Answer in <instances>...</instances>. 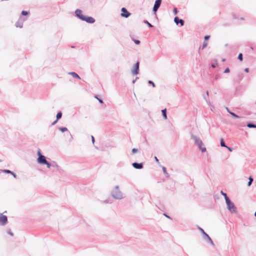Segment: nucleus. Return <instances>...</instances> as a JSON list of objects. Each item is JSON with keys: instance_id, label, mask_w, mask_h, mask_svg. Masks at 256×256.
<instances>
[{"instance_id": "43", "label": "nucleus", "mask_w": 256, "mask_h": 256, "mask_svg": "<svg viewBox=\"0 0 256 256\" xmlns=\"http://www.w3.org/2000/svg\"><path fill=\"white\" fill-rule=\"evenodd\" d=\"M154 159L156 160V161L158 162V163H159V160L157 158L156 156H154Z\"/></svg>"}, {"instance_id": "16", "label": "nucleus", "mask_w": 256, "mask_h": 256, "mask_svg": "<svg viewBox=\"0 0 256 256\" xmlns=\"http://www.w3.org/2000/svg\"><path fill=\"white\" fill-rule=\"evenodd\" d=\"M162 169L163 172H164V174L166 175V178H169L170 177V175L167 172L166 168L164 166H163Z\"/></svg>"}, {"instance_id": "21", "label": "nucleus", "mask_w": 256, "mask_h": 256, "mask_svg": "<svg viewBox=\"0 0 256 256\" xmlns=\"http://www.w3.org/2000/svg\"><path fill=\"white\" fill-rule=\"evenodd\" d=\"M220 194L223 196H224V199L226 200H226L228 199H229V198L228 197L227 195H226V194L222 190H221L220 192Z\"/></svg>"}, {"instance_id": "15", "label": "nucleus", "mask_w": 256, "mask_h": 256, "mask_svg": "<svg viewBox=\"0 0 256 256\" xmlns=\"http://www.w3.org/2000/svg\"><path fill=\"white\" fill-rule=\"evenodd\" d=\"M162 116H163L164 118V120H166L167 119V116H166V108H164V110H162Z\"/></svg>"}, {"instance_id": "52", "label": "nucleus", "mask_w": 256, "mask_h": 256, "mask_svg": "<svg viewBox=\"0 0 256 256\" xmlns=\"http://www.w3.org/2000/svg\"><path fill=\"white\" fill-rule=\"evenodd\" d=\"M206 94L208 96V91L206 92Z\"/></svg>"}, {"instance_id": "35", "label": "nucleus", "mask_w": 256, "mask_h": 256, "mask_svg": "<svg viewBox=\"0 0 256 256\" xmlns=\"http://www.w3.org/2000/svg\"><path fill=\"white\" fill-rule=\"evenodd\" d=\"M230 72V69L228 68H227L224 71V73H227Z\"/></svg>"}, {"instance_id": "39", "label": "nucleus", "mask_w": 256, "mask_h": 256, "mask_svg": "<svg viewBox=\"0 0 256 256\" xmlns=\"http://www.w3.org/2000/svg\"><path fill=\"white\" fill-rule=\"evenodd\" d=\"M8 233L10 235V236H12L14 235L13 233H12V232H10V230H8Z\"/></svg>"}, {"instance_id": "44", "label": "nucleus", "mask_w": 256, "mask_h": 256, "mask_svg": "<svg viewBox=\"0 0 256 256\" xmlns=\"http://www.w3.org/2000/svg\"><path fill=\"white\" fill-rule=\"evenodd\" d=\"M244 72H249V68H246L244 69Z\"/></svg>"}, {"instance_id": "38", "label": "nucleus", "mask_w": 256, "mask_h": 256, "mask_svg": "<svg viewBox=\"0 0 256 256\" xmlns=\"http://www.w3.org/2000/svg\"><path fill=\"white\" fill-rule=\"evenodd\" d=\"M38 156H40V155H42L41 154V152H40V150H38Z\"/></svg>"}, {"instance_id": "14", "label": "nucleus", "mask_w": 256, "mask_h": 256, "mask_svg": "<svg viewBox=\"0 0 256 256\" xmlns=\"http://www.w3.org/2000/svg\"><path fill=\"white\" fill-rule=\"evenodd\" d=\"M68 74L72 75L74 78H77L79 80L80 79V76L76 73L74 72H70L68 73Z\"/></svg>"}, {"instance_id": "8", "label": "nucleus", "mask_w": 256, "mask_h": 256, "mask_svg": "<svg viewBox=\"0 0 256 256\" xmlns=\"http://www.w3.org/2000/svg\"><path fill=\"white\" fill-rule=\"evenodd\" d=\"M46 161V157L43 155L40 156L37 159L38 162L42 164H44Z\"/></svg>"}, {"instance_id": "4", "label": "nucleus", "mask_w": 256, "mask_h": 256, "mask_svg": "<svg viewBox=\"0 0 256 256\" xmlns=\"http://www.w3.org/2000/svg\"><path fill=\"white\" fill-rule=\"evenodd\" d=\"M198 229L200 230V231L202 232V234L204 235V238L208 243L214 246V244L213 242V241L212 240V238L210 237V236L204 231V230L200 228H198Z\"/></svg>"}, {"instance_id": "54", "label": "nucleus", "mask_w": 256, "mask_h": 256, "mask_svg": "<svg viewBox=\"0 0 256 256\" xmlns=\"http://www.w3.org/2000/svg\"><path fill=\"white\" fill-rule=\"evenodd\" d=\"M70 136H71V138H72V135L70 134Z\"/></svg>"}, {"instance_id": "28", "label": "nucleus", "mask_w": 256, "mask_h": 256, "mask_svg": "<svg viewBox=\"0 0 256 256\" xmlns=\"http://www.w3.org/2000/svg\"><path fill=\"white\" fill-rule=\"evenodd\" d=\"M138 150L137 148H134L132 150V154H134L136 153V152H138Z\"/></svg>"}, {"instance_id": "47", "label": "nucleus", "mask_w": 256, "mask_h": 256, "mask_svg": "<svg viewBox=\"0 0 256 256\" xmlns=\"http://www.w3.org/2000/svg\"><path fill=\"white\" fill-rule=\"evenodd\" d=\"M138 78V77H136V78H135V80H133V81H132V83H133V84H134V83L136 82V80H137Z\"/></svg>"}, {"instance_id": "45", "label": "nucleus", "mask_w": 256, "mask_h": 256, "mask_svg": "<svg viewBox=\"0 0 256 256\" xmlns=\"http://www.w3.org/2000/svg\"><path fill=\"white\" fill-rule=\"evenodd\" d=\"M226 148L228 149V150L230 152H232V148H230V147L227 146V147H226Z\"/></svg>"}, {"instance_id": "1", "label": "nucleus", "mask_w": 256, "mask_h": 256, "mask_svg": "<svg viewBox=\"0 0 256 256\" xmlns=\"http://www.w3.org/2000/svg\"><path fill=\"white\" fill-rule=\"evenodd\" d=\"M111 196L116 200H122L124 198L123 194L120 190L119 186H116L111 191Z\"/></svg>"}, {"instance_id": "34", "label": "nucleus", "mask_w": 256, "mask_h": 256, "mask_svg": "<svg viewBox=\"0 0 256 256\" xmlns=\"http://www.w3.org/2000/svg\"><path fill=\"white\" fill-rule=\"evenodd\" d=\"M95 97H96V99H98V102H99L100 104H102V103H103V101H102V100H101V99H100V98H98V96H96Z\"/></svg>"}, {"instance_id": "13", "label": "nucleus", "mask_w": 256, "mask_h": 256, "mask_svg": "<svg viewBox=\"0 0 256 256\" xmlns=\"http://www.w3.org/2000/svg\"><path fill=\"white\" fill-rule=\"evenodd\" d=\"M174 22L176 24H180L182 26H184V20L182 19H180L178 16H176L174 18Z\"/></svg>"}, {"instance_id": "2", "label": "nucleus", "mask_w": 256, "mask_h": 256, "mask_svg": "<svg viewBox=\"0 0 256 256\" xmlns=\"http://www.w3.org/2000/svg\"><path fill=\"white\" fill-rule=\"evenodd\" d=\"M191 138L194 141V144L198 146L199 148L202 152H205L206 151V148L202 146L203 145L202 142L198 137L194 135H192Z\"/></svg>"}, {"instance_id": "11", "label": "nucleus", "mask_w": 256, "mask_h": 256, "mask_svg": "<svg viewBox=\"0 0 256 256\" xmlns=\"http://www.w3.org/2000/svg\"><path fill=\"white\" fill-rule=\"evenodd\" d=\"M139 62H137L134 66V70L132 71V74L136 75L138 74L139 71Z\"/></svg>"}, {"instance_id": "41", "label": "nucleus", "mask_w": 256, "mask_h": 256, "mask_svg": "<svg viewBox=\"0 0 256 256\" xmlns=\"http://www.w3.org/2000/svg\"><path fill=\"white\" fill-rule=\"evenodd\" d=\"M210 36H204V39H205L206 40H208V39L210 38Z\"/></svg>"}, {"instance_id": "19", "label": "nucleus", "mask_w": 256, "mask_h": 256, "mask_svg": "<svg viewBox=\"0 0 256 256\" xmlns=\"http://www.w3.org/2000/svg\"><path fill=\"white\" fill-rule=\"evenodd\" d=\"M228 113L232 116L233 117H234V118H239V116H238L237 114H234V112H228Z\"/></svg>"}, {"instance_id": "26", "label": "nucleus", "mask_w": 256, "mask_h": 256, "mask_svg": "<svg viewBox=\"0 0 256 256\" xmlns=\"http://www.w3.org/2000/svg\"><path fill=\"white\" fill-rule=\"evenodd\" d=\"M238 59L240 60V61H242V54L240 53L239 54L238 56Z\"/></svg>"}, {"instance_id": "31", "label": "nucleus", "mask_w": 256, "mask_h": 256, "mask_svg": "<svg viewBox=\"0 0 256 256\" xmlns=\"http://www.w3.org/2000/svg\"><path fill=\"white\" fill-rule=\"evenodd\" d=\"M3 172H5V173H8V174H11V172H12V171H10V170H4Z\"/></svg>"}, {"instance_id": "25", "label": "nucleus", "mask_w": 256, "mask_h": 256, "mask_svg": "<svg viewBox=\"0 0 256 256\" xmlns=\"http://www.w3.org/2000/svg\"><path fill=\"white\" fill-rule=\"evenodd\" d=\"M144 23L147 24L149 28H152L153 26L152 24H150V22H148V21L146 20H144Z\"/></svg>"}, {"instance_id": "40", "label": "nucleus", "mask_w": 256, "mask_h": 256, "mask_svg": "<svg viewBox=\"0 0 256 256\" xmlns=\"http://www.w3.org/2000/svg\"><path fill=\"white\" fill-rule=\"evenodd\" d=\"M11 174L14 176V178H16V174H14V172H11Z\"/></svg>"}, {"instance_id": "33", "label": "nucleus", "mask_w": 256, "mask_h": 256, "mask_svg": "<svg viewBox=\"0 0 256 256\" xmlns=\"http://www.w3.org/2000/svg\"><path fill=\"white\" fill-rule=\"evenodd\" d=\"M173 12L174 14H178V11L176 8H174L173 10Z\"/></svg>"}, {"instance_id": "3", "label": "nucleus", "mask_w": 256, "mask_h": 256, "mask_svg": "<svg viewBox=\"0 0 256 256\" xmlns=\"http://www.w3.org/2000/svg\"><path fill=\"white\" fill-rule=\"evenodd\" d=\"M226 208L227 209L231 212V213H236V208L234 204L231 202L230 199L226 200Z\"/></svg>"}, {"instance_id": "22", "label": "nucleus", "mask_w": 256, "mask_h": 256, "mask_svg": "<svg viewBox=\"0 0 256 256\" xmlns=\"http://www.w3.org/2000/svg\"><path fill=\"white\" fill-rule=\"evenodd\" d=\"M220 146H221L222 147H227V146L226 145L224 141V140L222 138L220 140Z\"/></svg>"}, {"instance_id": "5", "label": "nucleus", "mask_w": 256, "mask_h": 256, "mask_svg": "<svg viewBox=\"0 0 256 256\" xmlns=\"http://www.w3.org/2000/svg\"><path fill=\"white\" fill-rule=\"evenodd\" d=\"M8 222V218L6 216L0 214V224L2 226L6 225Z\"/></svg>"}, {"instance_id": "50", "label": "nucleus", "mask_w": 256, "mask_h": 256, "mask_svg": "<svg viewBox=\"0 0 256 256\" xmlns=\"http://www.w3.org/2000/svg\"><path fill=\"white\" fill-rule=\"evenodd\" d=\"M250 49L251 50H254V48H252V47H250Z\"/></svg>"}, {"instance_id": "56", "label": "nucleus", "mask_w": 256, "mask_h": 256, "mask_svg": "<svg viewBox=\"0 0 256 256\" xmlns=\"http://www.w3.org/2000/svg\"><path fill=\"white\" fill-rule=\"evenodd\" d=\"M70 136H71V138H72V135L70 134Z\"/></svg>"}, {"instance_id": "37", "label": "nucleus", "mask_w": 256, "mask_h": 256, "mask_svg": "<svg viewBox=\"0 0 256 256\" xmlns=\"http://www.w3.org/2000/svg\"><path fill=\"white\" fill-rule=\"evenodd\" d=\"M103 203H104V204H108V203H110V204H111L112 202H110L109 200H106L104 201L103 202Z\"/></svg>"}, {"instance_id": "55", "label": "nucleus", "mask_w": 256, "mask_h": 256, "mask_svg": "<svg viewBox=\"0 0 256 256\" xmlns=\"http://www.w3.org/2000/svg\"><path fill=\"white\" fill-rule=\"evenodd\" d=\"M70 136H71V138H72V135L70 134Z\"/></svg>"}, {"instance_id": "42", "label": "nucleus", "mask_w": 256, "mask_h": 256, "mask_svg": "<svg viewBox=\"0 0 256 256\" xmlns=\"http://www.w3.org/2000/svg\"><path fill=\"white\" fill-rule=\"evenodd\" d=\"M91 137H92V143L94 144V137L92 136Z\"/></svg>"}, {"instance_id": "53", "label": "nucleus", "mask_w": 256, "mask_h": 256, "mask_svg": "<svg viewBox=\"0 0 256 256\" xmlns=\"http://www.w3.org/2000/svg\"><path fill=\"white\" fill-rule=\"evenodd\" d=\"M222 62H224L225 61V59H222Z\"/></svg>"}, {"instance_id": "12", "label": "nucleus", "mask_w": 256, "mask_h": 256, "mask_svg": "<svg viewBox=\"0 0 256 256\" xmlns=\"http://www.w3.org/2000/svg\"><path fill=\"white\" fill-rule=\"evenodd\" d=\"M132 166L136 169L140 170L143 168V164L142 162L138 163L135 162L132 164Z\"/></svg>"}, {"instance_id": "7", "label": "nucleus", "mask_w": 256, "mask_h": 256, "mask_svg": "<svg viewBox=\"0 0 256 256\" xmlns=\"http://www.w3.org/2000/svg\"><path fill=\"white\" fill-rule=\"evenodd\" d=\"M162 0H156L155 1L154 4V6L153 7V10H152L154 12H156L158 10V8H160V6L161 4V3H162Z\"/></svg>"}, {"instance_id": "51", "label": "nucleus", "mask_w": 256, "mask_h": 256, "mask_svg": "<svg viewBox=\"0 0 256 256\" xmlns=\"http://www.w3.org/2000/svg\"><path fill=\"white\" fill-rule=\"evenodd\" d=\"M226 110H227V111H228V112H230L228 108H226Z\"/></svg>"}, {"instance_id": "49", "label": "nucleus", "mask_w": 256, "mask_h": 256, "mask_svg": "<svg viewBox=\"0 0 256 256\" xmlns=\"http://www.w3.org/2000/svg\"><path fill=\"white\" fill-rule=\"evenodd\" d=\"M212 68H215V67H216V66H215L214 64H212Z\"/></svg>"}, {"instance_id": "6", "label": "nucleus", "mask_w": 256, "mask_h": 256, "mask_svg": "<svg viewBox=\"0 0 256 256\" xmlns=\"http://www.w3.org/2000/svg\"><path fill=\"white\" fill-rule=\"evenodd\" d=\"M121 16L127 18L130 15V13L128 12L125 8H122L121 10Z\"/></svg>"}, {"instance_id": "17", "label": "nucleus", "mask_w": 256, "mask_h": 256, "mask_svg": "<svg viewBox=\"0 0 256 256\" xmlns=\"http://www.w3.org/2000/svg\"><path fill=\"white\" fill-rule=\"evenodd\" d=\"M247 126L249 128H256V124L252 123H248L247 124Z\"/></svg>"}, {"instance_id": "9", "label": "nucleus", "mask_w": 256, "mask_h": 256, "mask_svg": "<svg viewBox=\"0 0 256 256\" xmlns=\"http://www.w3.org/2000/svg\"><path fill=\"white\" fill-rule=\"evenodd\" d=\"M75 14L76 16L78 18L82 20L84 17L85 16H84L82 14V11L80 10L76 9L75 10Z\"/></svg>"}, {"instance_id": "32", "label": "nucleus", "mask_w": 256, "mask_h": 256, "mask_svg": "<svg viewBox=\"0 0 256 256\" xmlns=\"http://www.w3.org/2000/svg\"><path fill=\"white\" fill-rule=\"evenodd\" d=\"M22 14L24 15V16H26V15L28 14V12L26 11L22 10Z\"/></svg>"}, {"instance_id": "48", "label": "nucleus", "mask_w": 256, "mask_h": 256, "mask_svg": "<svg viewBox=\"0 0 256 256\" xmlns=\"http://www.w3.org/2000/svg\"><path fill=\"white\" fill-rule=\"evenodd\" d=\"M164 215L166 218H170L169 216H168V215H166V214H164Z\"/></svg>"}, {"instance_id": "20", "label": "nucleus", "mask_w": 256, "mask_h": 256, "mask_svg": "<svg viewBox=\"0 0 256 256\" xmlns=\"http://www.w3.org/2000/svg\"><path fill=\"white\" fill-rule=\"evenodd\" d=\"M249 181L248 183V186H250L252 184V183L253 182V178L252 176H250L248 178Z\"/></svg>"}, {"instance_id": "46", "label": "nucleus", "mask_w": 256, "mask_h": 256, "mask_svg": "<svg viewBox=\"0 0 256 256\" xmlns=\"http://www.w3.org/2000/svg\"><path fill=\"white\" fill-rule=\"evenodd\" d=\"M58 120H57V119H56V120L53 122V123L52 124H53V125H54V124H55L56 123V122H58Z\"/></svg>"}, {"instance_id": "18", "label": "nucleus", "mask_w": 256, "mask_h": 256, "mask_svg": "<svg viewBox=\"0 0 256 256\" xmlns=\"http://www.w3.org/2000/svg\"><path fill=\"white\" fill-rule=\"evenodd\" d=\"M16 26L17 28H22V23L20 22V21H18L16 22Z\"/></svg>"}, {"instance_id": "27", "label": "nucleus", "mask_w": 256, "mask_h": 256, "mask_svg": "<svg viewBox=\"0 0 256 256\" xmlns=\"http://www.w3.org/2000/svg\"><path fill=\"white\" fill-rule=\"evenodd\" d=\"M148 83L149 84H152L153 88H154V87L156 86L155 84H154V82H152V80H148Z\"/></svg>"}, {"instance_id": "29", "label": "nucleus", "mask_w": 256, "mask_h": 256, "mask_svg": "<svg viewBox=\"0 0 256 256\" xmlns=\"http://www.w3.org/2000/svg\"><path fill=\"white\" fill-rule=\"evenodd\" d=\"M44 164H46L48 168H50L51 166L50 164L49 163L48 161H46V162H45Z\"/></svg>"}, {"instance_id": "10", "label": "nucleus", "mask_w": 256, "mask_h": 256, "mask_svg": "<svg viewBox=\"0 0 256 256\" xmlns=\"http://www.w3.org/2000/svg\"><path fill=\"white\" fill-rule=\"evenodd\" d=\"M82 20L85 21L90 24H92L95 22V20L93 18L86 16L84 17Z\"/></svg>"}, {"instance_id": "30", "label": "nucleus", "mask_w": 256, "mask_h": 256, "mask_svg": "<svg viewBox=\"0 0 256 256\" xmlns=\"http://www.w3.org/2000/svg\"><path fill=\"white\" fill-rule=\"evenodd\" d=\"M207 42H204L202 46V49L204 48L207 46Z\"/></svg>"}, {"instance_id": "36", "label": "nucleus", "mask_w": 256, "mask_h": 256, "mask_svg": "<svg viewBox=\"0 0 256 256\" xmlns=\"http://www.w3.org/2000/svg\"><path fill=\"white\" fill-rule=\"evenodd\" d=\"M134 42L136 44H140V41L139 40H134Z\"/></svg>"}, {"instance_id": "23", "label": "nucleus", "mask_w": 256, "mask_h": 256, "mask_svg": "<svg viewBox=\"0 0 256 256\" xmlns=\"http://www.w3.org/2000/svg\"><path fill=\"white\" fill-rule=\"evenodd\" d=\"M62 116V113L61 112H59L56 114V119L57 120H58L60 119Z\"/></svg>"}, {"instance_id": "24", "label": "nucleus", "mask_w": 256, "mask_h": 256, "mask_svg": "<svg viewBox=\"0 0 256 256\" xmlns=\"http://www.w3.org/2000/svg\"><path fill=\"white\" fill-rule=\"evenodd\" d=\"M59 130L60 131H61L62 132H64L68 131V128L66 127L60 128Z\"/></svg>"}]
</instances>
